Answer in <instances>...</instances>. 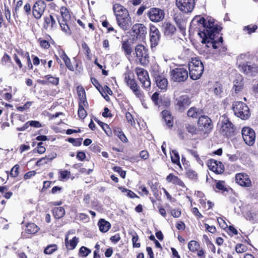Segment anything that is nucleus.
Segmentation results:
<instances>
[{"instance_id":"obj_40","label":"nucleus","mask_w":258,"mask_h":258,"mask_svg":"<svg viewBox=\"0 0 258 258\" xmlns=\"http://www.w3.org/2000/svg\"><path fill=\"white\" fill-rule=\"evenodd\" d=\"M136 96L139 98L141 102H143L145 99L144 94L140 88V87L137 88V89H134L132 91Z\"/></svg>"},{"instance_id":"obj_41","label":"nucleus","mask_w":258,"mask_h":258,"mask_svg":"<svg viewBox=\"0 0 258 258\" xmlns=\"http://www.w3.org/2000/svg\"><path fill=\"white\" fill-rule=\"evenodd\" d=\"M57 246L56 244L48 245L44 249V252L46 254H50L56 250Z\"/></svg>"},{"instance_id":"obj_54","label":"nucleus","mask_w":258,"mask_h":258,"mask_svg":"<svg viewBox=\"0 0 258 258\" xmlns=\"http://www.w3.org/2000/svg\"><path fill=\"white\" fill-rule=\"evenodd\" d=\"M187 176L191 179H195L197 178V174L196 172L192 170H188L186 172Z\"/></svg>"},{"instance_id":"obj_27","label":"nucleus","mask_w":258,"mask_h":258,"mask_svg":"<svg viewBox=\"0 0 258 258\" xmlns=\"http://www.w3.org/2000/svg\"><path fill=\"white\" fill-rule=\"evenodd\" d=\"M164 34L166 35L173 34L176 31V28L174 25L170 23H165L163 25Z\"/></svg>"},{"instance_id":"obj_17","label":"nucleus","mask_w":258,"mask_h":258,"mask_svg":"<svg viewBox=\"0 0 258 258\" xmlns=\"http://www.w3.org/2000/svg\"><path fill=\"white\" fill-rule=\"evenodd\" d=\"M135 56L138 57L141 63L143 64L142 62L143 59H146L149 57L148 49L142 44H138L135 47Z\"/></svg>"},{"instance_id":"obj_45","label":"nucleus","mask_w":258,"mask_h":258,"mask_svg":"<svg viewBox=\"0 0 258 258\" xmlns=\"http://www.w3.org/2000/svg\"><path fill=\"white\" fill-rule=\"evenodd\" d=\"M186 131L191 135L196 134L197 132V127L194 125L186 124L185 125Z\"/></svg>"},{"instance_id":"obj_14","label":"nucleus","mask_w":258,"mask_h":258,"mask_svg":"<svg viewBox=\"0 0 258 258\" xmlns=\"http://www.w3.org/2000/svg\"><path fill=\"white\" fill-rule=\"evenodd\" d=\"M150 41L151 43V48L153 49L158 45L161 35L158 29L153 25H150Z\"/></svg>"},{"instance_id":"obj_37","label":"nucleus","mask_w":258,"mask_h":258,"mask_svg":"<svg viewBox=\"0 0 258 258\" xmlns=\"http://www.w3.org/2000/svg\"><path fill=\"white\" fill-rule=\"evenodd\" d=\"M67 22L68 21H59V24L61 30L63 31L67 35H70L71 34V31L68 25L67 24Z\"/></svg>"},{"instance_id":"obj_36","label":"nucleus","mask_w":258,"mask_h":258,"mask_svg":"<svg viewBox=\"0 0 258 258\" xmlns=\"http://www.w3.org/2000/svg\"><path fill=\"white\" fill-rule=\"evenodd\" d=\"M200 247V244L196 241L191 240L188 242V248L191 252H195L197 250H198Z\"/></svg>"},{"instance_id":"obj_35","label":"nucleus","mask_w":258,"mask_h":258,"mask_svg":"<svg viewBox=\"0 0 258 258\" xmlns=\"http://www.w3.org/2000/svg\"><path fill=\"white\" fill-rule=\"evenodd\" d=\"M60 12L63 21H68L71 18V16L68 10L64 7H62L60 9Z\"/></svg>"},{"instance_id":"obj_4","label":"nucleus","mask_w":258,"mask_h":258,"mask_svg":"<svg viewBox=\"0 0 258 258\" xmlns=\"http://www.w3.org/2000/svg\"><path fill=\"white\" fill-rule=\"evenodd\" d=\"M234 114L241 119L246 120L250 116L249 109L246 104L242 102H236L233 104Z\"/></svg>"},{"instance_id":"obj_26","label":"nucleus","mask_w":258,"mask_h":258,"mask_svg":"<svg viewBox=\"0 0 258 258\" xmlns=\"http://www.w3.org/2000/svg\"><path fill=\"white\" fill-rule=\"evenodd\" d=\"M162 115L164 121L166 122L168 127L172 126L173 117L170 112L166 110H163L162 112Z\"/></svg>"},{"instance_id":"obj_15","label":"nucleus","mask_w":258,"mask_h":258,"mask_svg":"<svg viewBox=\"0 0 258 258\" xmlns=\"http://www.w3.org/2000/svg\"><path fill=\"white\" fill-rule=\"evenodd\" d=\"M176 5L181 11L189 13L195 7V0H176Z\"/></svg>"},{"instance_id":"obj_13","label":"nucleus","mask_w":258,"mask_h":258,"mask_svg":"<svg viewBox=\"0 0 258 258\" xmlns=\"http://www.w3.org/2000/svg\"><path fill=\"white\" fill-rule=\"evenodd\" d=\"M240 71L249 76H255L258 73V68L256 64H251L248 62L238 64Z\"/></svg>"},{"instance_id":"obj_21","label":"nucleus","mask_w":258,"mask_h":258,"mask_svg":"<svg viewBox=\"0 0 258 258\" xmlns=\"http://www.w3.org/2000/svg\"><path fill=\"white\" fill-rule=\"evenodd\" d=\"M79 242V238L76 236L74 237L72 239L69 240L67 236L65 237V244L68 250H73L75 249Z\"/></svg>"},{"instance_id":"obj_31","label":"nucleus","mask_w":258,"mask_h":258,"mask_svg":"<svg viewBox=\"0 0 258 258\" xmlns=\"http://www.w3.org/2000/svg\"><path fill=\"white\" fill-rule=\"evenodd\" d=\"M39 228L34 223H29L26 225V232L28 234H33L37 232Z\"/></svg>"},{"instance_id":"obj_6","label":"nucleus","mask_w":258,"mask_h":258,"mask_svg":"<svg viewBox=\"0 0 258 258\" xmlns=\"http://www.w3.org/2000/svg\"><path fill=\"white\" fill-rule=\"evenodd\" d=\"M147 16L151 21L158 23L164 20L165 12L162 9L158 8H152L147 12Z\"/></svg>"},{"instance_id":"obj_64","label":"nucleus","mask_w":258,"mask_h":258,"mask_svg":"<svg viewBox=\"0 0 258 258\" xmlns=\"http://www.w3.org/2000/svg\"><path fill=\"white\" fill-rule=\"evenodd\" d=\"M60 174L62 179H66L67 178H69V176L71 174V172L68 170H63L60 172Z\"/></svg>"},{"instance_id":"obj_55","label":"nucleus","mask_w":258,"mask_h":258,"mask_svg":"<svg viewBox=\"0 0 258 258\" xmlns=\"http://www.w3.org/2000/svg\"><path fill=\"white\" fill-rule=\"evenodd\" d=\"M42 144L43 143L41 142L39 143L37 145L36 149H35L34 151L37 150V152L39 154L44 153L45 152L46 149L43 146H42Z\"/></svg>"},{"instance_id":"obj_28","label":"nucleus","mask_w":258,"mask_h":258,"mask_svg":"<svg viewBox=\"0 0 258 258\" xmlns=\"http://www.w3.org/2000/svg\"><path fill=\"white\" fill-rule=\"evenodd\" d=\"M170 154L172 162L176 164L180 169H182V167L180 163V158L178 152L175 150H172L170 152Z\"/></svg>"},{"instance_id":"obj_51","label":"nucleus","mask_w":258,"mask_h":258,"mask_svg":"<svg viewBox=\"0 0 258 258\" xmlns=\"http://www.w3.org/2000/svg\"><path fill=\"white\" fill-rule=\"evenodd\" d=\"M52 16L51 15H49L48 16H46L44 17V27L46 29L49 27V24H50L51 23V21H52Z\"/></svg>"},{"instance_id":"obj_11","label":"nucleus","mask_w":258,"mask_h":258,"mask_svg":"<svg viewBox=\"0 0 258 258\" xmlns=\"http://www.w3.org/2000/svg\"><path fill=\"white\" fill-rule=\"evenodd\" d=\"M198 124L201 130L208 133L213 128L211 119L207 115H201L199 117Z\"/></svg>"},{"instance_id":"obj_46","label":"nucleus","mask_w":258,"mask_h":258,"mask_svg":"<svg viewBox=\"0 0 258 258\" xmlns=\"http://www.w3.org/2000/svg\"><path fill=\"white\" fill-rule=\"evenodd\" d=\"M235 251L237 253H243L246 251V247L242 244H237L235 246Z\"/></svg>"},{"instance_id":"obj_58","label":"nucleus","mask_w":258,"mask_h":258,"mask_svg":"<svg viewBox=\"0 0 258 258\" xmlns=\"http://www.w3.org/2000/svg\"><path fill=\"white\" fill-rule=\"evenodd\" d=\"M138 235H134L132 237V241L133 243L134 247H140V243L139 242H138Z\"/></svg>"},{"instance_id":"obj_5","label":"nucleus","mask_w":258,"mask_h":258,"mask_svg":"<svg viewBox=\"0 0 258 258\" xmlns=\"http://www.w3.org/2000/svg\"><path fill=\"white\" fill-rule=\"evenodd\" d=\"M220 126V133L223 136H231L232 135L234 131V125L231 122L228 118L222 116L220 123L219 124Z\"/></svg>"},{"instance_id":"obj_34","label":"nucleus","mask_w":258,"mask_h":258,"mask_svg":"<svg viewBox=\"0 0 258 258\" xmlns=\"http://www.w3.org/2000/svg\"><path fill=\"white\" fill-rule=\"evenodd\" d=\"M216 187L219 190L222 191V192H228L231 189L230 188L227 186L224 181H218L216 182Z\"/></svg>"},{"instance_id":"obj_50","label":"nucleus","mask_w":258,"mask_h":258,"mask_svg":"<svg viewBox=\"0 0 258 258\" xmlns=\"http://www.w3.org/2000/svg\"><path fill=\"white\" fill-rule=\"evenodd\" d=\"M249 54H241L237 57V62L239 64H243L242 60H247L248 59Z\"/></svg>"},{"instance_id":"obj_61","label":"nucleus","mask_w":258,"mask_h":258,"mask_svg":"<svg viewBox=\"0 0 258 258\" xmlns=\"http://www.w3.org/2000/svg\"><path fill=\"white\" fill-rule=\"evenodd\" d=\"M159 99V94L155 92L151 97V99L156 105L158 104V101Z\"/></svg>"},{"instance_id":"obj_3","label":"nucleus","mask_w":258,"mask_h":258,"mask_svg":"<svg viewBox=\"0 0 258 258\" xmlns=\"http://www.w3.org/2000/svg\"><path fill=\"white\" fill-rule=\"evenodd\" d=\"M170 75L173 82L179 83L184 82L188 78L189 73L186 67L179 65L170 70Z\"/></svg>"},{"instance_id":"obj_48","label":"nucleus","mask_w":258,"mask_h":258,"mask_svg":"<svg viewBox=\"0 0 258 258\" xmlns=\"http://www.w3.org/2000/svg\"><path fill=\"white\" fill-rule=\"evenodd\" d=\"M257 28V27L256 25H248L244 28L243 30L247 31V33L250 34L251 33L255 32Z\"/></svg>"},{"instance_id":"obj_39","label":"nucleus","mask_w":258,"mask_h":258,"mask_svg":"<svg viewBox=\"0 0 258 258\" xmlns=\"http://www.w3.org/2000/svg\"><path fill=\"white\" fill-rule=\"evenodd\" d=\"M245 219L249 221L251 223H255L257 221L256 215L254 213L251 212H247L245 215Z\"/></svg>"},{"instance_id":"obj_19","label":"nucleus","mask_w":258,"mask_h":258,"mask_svg":"<svg viewBox=\"0 0 258 258\" xmlns=\"http://www.w3.org/2000/svg\"><path fill=\"white\" fill-rule=\"evenodd\" d=\"M207 165L210 170L216 173L220 174L224 172V166L220 161H217L214 159H210L208 161Z\"/></svg>"},{"instance_id":"obj_12","label":"nucleus","mask_w":258,"mask_h":258,"mask_svg":"<svg viewBox=\"0 0 258 258\" xmlns=\"http://www.w3.org/2000/svg\"><path fill=\"white\" fill-rule=\"evenodd\" d=\"M189 97L186 95L179 96L175 101L176 108L179 111H183L190 104Z\"/></svg>"},{"instance_id":"obj_9","label":"nucleus","mask_w":258,"mask_h":258,"mask_svg":"<svg viewBox=\"0 0 258 258\" xmlns=\"http://www.w3.org/2000/svg\"><path fill=\"white\" fill-rule=\"evenodd\" d=\"M116 19L118 26L123 30L129 29L132 25L131 18L128 13L123 15H117Z\"/></svg>"},{"instance_id":"obj_63","label":"nucleus","mask_w":258,"mask_h":258,"mask_svg":"<svg viewBox=\"0 0 258 258\" xmlns=\"http://www.w3.org/2000/svg\"><path fill=\"white\" fill-rule=\"evenodd\" d=\"M205 226L207 230L211 233H214L216 231L215 226H210L208 224H205Z\"/></svg>"},{"instance_id":"obj_47","label":"nucleus","mask_w":258,"mask_h":258,"mask_svg":"<svg viewBox=\"0 0 258 258\" xmlns=\"http://www.w3.org/2000/svg\"><path fill=\"white\" fill-rule=\"evenodd\" d=\"M19 166L18 164L15 165L11 169L10 172V176L13 177H16L18 176V169Z\"/></svg>"},{"instance_id":"obj_18","label":"nucleus","mask_w":258,"mask_h":258,"mask_svg":"<svg viewBox=\"0 0 258 258\" xmlns=\"http://www.w3.org/2000/svg\"><path fill=\"white\" fill-rule=\"evenodd\" d=\"M235 181L237 183L243 187H249L251 185V182L249 176L244 173L236 174Z\"/></svg>"},{"instance_id":"obj_60","label":"nucleus","mask_w":258,"mask_h":258,"mask_svg":"<svg viewBox=\"0 0 258 258\" xmlns=\"http://www.w3.org/2000/svg\"><path fill=\"white\" fill-rule=\"evenodd\" d=\"M122 192H126V195L131 198L138 197V196L134 192L130 190L124 188L122 190Z\"/></svg>"},{"instance_id":"obj_7","label":"nucleus","mask_w":258,"mask_h":258,"mask_svg":"<svg viewBox=\"0 0 258 258\" xmlns=\"http://www.w3.org/2000/svg\"><path fill=\"white\" fill-rule=\"evenodd\" d=\"M135 72L138 79L142 85V87L145 88L150 87L151 86V82L147 71L143 68H136Z\"/></svg>"},{"instance_id":"obj_33","label":"nucleus","mask_w":258,"mask_h":258,"mask_svg":"<svg viewBox=\"0 0 258 258\" xmlns=\"http://www.w3.org/2000/svg\"><path fill=\"white\" fill-rule=\"evenodd\" d=\"M77 92L80 100L79 102L87 103L86 98L85 91L83 87H78Z\"/></svg>"},{"instance_id":"obj_44","label":"nucleus","mask_w":258,"mask_h":258,"mask_svg":"<svg viewBox=\"0 0 258 258\" xmlns=\"http://www.w3.org/2000/svg\"><path fill=\"white\" fill-rule=\"evenodd\" d=\"M46 78L48 82L52 85H57L59 82V78L57 77H54L50 75H46L44 77Z\"/></svg>"},{"instance_id":"obj_43","label":"nucleus","mask_w":258,"mask_h":258,"mask_svg":"<svg viewBox=\"0 0 258 258\" xmlns=\"http://www.w3.org/2000/svg\"><path fill=\"white\" fill-rule=\"evenodd\" d=\"M98 123L103 130V131L105 132V133L108 136H110V134H111V131H110V129L108 124L100 121H98Z\"/></svg>"},{"instance_id":"obj_30","label":"nucleus","mask_w":258,"mask_h":258,"mask_svg":"<svg viewBox=\"0 0 258 258\" xmlns=\"http://www.w3.org/2000/svg\"><path fill=\"white\" fill-rule=\"evenodd\" d=\"M53 215L55 218L60 219L65 215V210L62 207H56L53 209Z\"/></svg>"},{"instance_id":"obj_8","label":"nucleus","mask_w":258,"mask_h":258,"mask_svg":"<svg viewBox=\"0 0 258 258\" xmlns=\"http://www.w3.org/2000/svg\"><path fill=\"white\" fill-rule=\"evenodd\" d=\"M46 8V4L43 0L36 2L32 7V14L34 17L39 20L43 15Z\"/></svg>"},{"instance_id":"obj_22","label":"nucleus","mask_w":258,"mask_h":258,"mask_svg":"<svg viewBox=\"0 0 258 258\" xmlns=\"http://www.w3.org/2000/svg\"><path fill=\"white\" fill-rule=\"evenodd\" d=\"M203 113V110L200 108L192 107L190 108L187 112L188 116L192 118H197Z\"/></svg>"},{"instance_id":"obj_10","label":"nucleus","mask_w":258,"mask_h":258,"mask_svg":"<svg viewBox=\"0 0 258 258\" xmlns=\"http://www.w3.org/2000/svg\"><path fill=\"white\" fill-rule=\"evenodd\" d=\"M242 138L245 144L249 146L252 145L255 139L254 131L249 127H244L241 131Z\"/></svg>"},{"instance_id":"obj_25","label":"nucleus","mask_w":258,"mask_h":258,"mask_svg":"<svg viewBox=\"0 0 258 258\" xmlns=\"http://www.w3.org/2000/svg\"><path fill=\"white\" fill-rule=\"evenodd\" d=\"M124 81L132 91H133L134 89H137V88L139 87L136 81L134 79L132 78L129 75H125Z\"/></svg>"},{"instance_id":"obj_23","label":"nucleus","mask_w":258,"mask_h":258,"mask_svg":"<svg viewBox=\"0 0 258 258\" xmlns=\"http://www.w3.org/2000/svg\"><path fill=\"white\" fill-rule=\"evenodd\" d=\"M98 225L100 231L103 233L108 231L111 227L110 223L103 219H101L99 221Z\"/></svg>"},{"instance_id":"obj_16","label":"nucleus","mask_w":258,"mask_h":258,"mask_svg":"<svg viewBox=\"0 0 258 258\" xmlns=\"http://www.w3.org/2000/svg\"><path fill=\"white\" fill-rule=\"evenodd\" d=\"M132 31L137 39L141 40H143L145 39L147 34V28L144 24L137 23L134 25Z\"/></svg>"},{"instance_id":"obj_56","label":"nucleus","mask_w":258,"mask_h":258,"mask_svg":"<svg viewBox=\"0 0 258 258\" xmlns=\"http://www.w3.org/2000/svg\"><path fill=\"white\" fill-rule=\"evenodd\" d=\"M24 55L25 56V59H26V60L27 61V65H28V68L29 69L32 70L33 69V65H32V63H31V59H30L29 53L26 52L24 54Z\"/></svg>"},{"instance_id":"obj_53","label":"nucleus","mask_w":258,"mask_h":258,"mask_svg":"<svg viewBox=\"0 0 258 258\" xmlns=\"http://www.w3.org/2000/svg\"><path fill=\"white\" fill-rule=\"evenodd\" d=\"M28 123V125L33 126L36 128H39L42 126V125L40 122L36 120H31L27 121Z\"/></svg>"},{"instance_id":"obj_29","label":"nucleus","mask_w":258,"mask_h":258,"mask_svg":"<svg viewBox=\"0 0 258 258\" xmlns=\"http://www.w3.org/2000/svg\"><path fill=\"white\" fill-rule=\"evenodd\" d=\"M113 10L116 17H117V15H123L128 13V11L125 8L118 4H116L113 5Z\"/></svg>"},{"instance_id":"obj_1","label":"nucleus","mask_w":258,"mask_h":258,"mask_svg":"<svg viewBox=\"0 0 258 258\" xmlns=\"http://www.w3.org/2000/svg\"><path fill=\"white\" fill-rule=\"evenodd\" d=\"M191 25L200 29L199 35L202 38L201 42L205 44L208 47L217 49L223 43V38L218 37L221 27L215 24L213 21L208 20L206 22L205 19L200 16L194 17L191 22Z\"/></svg>"},{"instance_id":"obj_20","label":"nucleus","mask_w":258,"mask_h":258,"mask_svg":"<svg viewBox=\"0 0 258 258\" xmlns=\"http://www.w3.org/2000/svg\"><path fill=\"white\" fill-rule=\"evenodd\" d=\"M154 76L157 87L161 90H166L168 86L167 79L155 73L154 74Z\"/></svg>"},{"instance_id":"obj_59","label":"nucleus","mask_w":258,"mask_h":258,"mask_svg":"<svg viewBox=\"0 0 258 258\" xmlns=\"http://www.w3.org/2000/svg\"><path fill=\"white\" fill-rule=\"evenodd\" d=\"M39 43L40 46L43 48L47 49L50 46V44L48 42L45 40H40Z\"/></svg>"},{"instance_id":"obj_24","label":"nucleus","mask_w":258,"mask_h":258,"mask_svg":"<svg viewBox=\"0 0 258 258\" xmlns=\"http://www.w3.org/2000/svg\"><path fill=\"white\" fill-rule=\"evenodd\" d=\"M121 48L128 59H130L133 52L132 46L128 41H123L122 43Z\"/></svg>"},{"instance_id":"obj_38","label":"nucleus","mask_w":258,"mask_h":258,"mask_svg":"<svg viewBox=\"0 0 258 258\" xmlns=\"http://www.w3.org/2000/svg\"><path fill=\"white\" fill-rule=\"evenodd\" d=\"M114 135L117 136L122 142L124 143L127 142V139L121 129L119 128H116L114 131Z\"/></svg>"},{"instance_id":"obj_62","label":"nucleus","mask_w":258,"mask_h":258,"mask_svg":"<svg viewBox=\"0 0 258 258\" xmlns=\"http://www.w3.org/2000/svg\"><path fill=\"white\" fill-rule=\"evenodd\" d=\"M171 215L175 218H178L181 215V212L178 209H173L171 211Z\"/></svg>"},{"instance_id":"obj_32","label":"nucleus","mask_w":258,"mask_h":258,"mask_svg":"<svg viewBox=\"0 0 258 258\" xmlns=\"http://www.w3.org/2000/svg\"><path fill=\"white\" fill-rule=\"evenodd\" d=\"M87 104V103H79L78 115L81 119H84L87 115V112L84 109Z\"/></svg>"},{"instance_id":"obj_52","label":"nucleus","mask_w":258,"mask_h":258,"mask_svg":"<svg viewBox=\"0 0 258 258\" xmlns=\"http://www.w3.org/2000/svg\"><path fill=\"white\" fill-rule=\"evenodd\" d=\"M173 184L178 185L181 187H185V185L183 182L177 176L174 178V179L172 182Z\"/></svg>"},{"instance_id":"obj_49","label":"nucleus","mask_w":258,"mask_h":258,"mask_svg":"<svg viewBox=\"0 0 258 258\" xmlns=\"http://www.w3.org/2000/svg\"><path fill=\"white\" fill-rule=\"evenodd\" d=\"M125 117L127 122L131 124V125L134 126L135 125V120L132 115L128 112L125 113Z\"/></svg>"},{"instance_id":"obj_42","label":"nucleus","mask_w":258,"mask_h":258,"mask_svg":"<svg viewBox=\"0 0 258 258\" xmlns=\"http://www.w3.org/2000/svg\"><path fill=\"white\" fill-rule=\"evenodd\" d=\"M91 252V250L85 246H82L79 250V253L82 257H86Z\"/></svg>"},{"instance_id":"obj_57","label":"nucleus","mask_w":258,"mask_h":258,"mask_svg":"<svg viewBox=\"0 0 258 258\" xmlns=\"http://www.w3.org/2000/svg\"><path fill=\"white\" fill-rule=\"evenodd\" d=\"M113 169L115 171L118 172L122 178H125L126 173L124 171L122 170L120 167H114Z\"/></svg>"},{"instance_id":"obj_2","label":"nucleus","mask_w":258,"mask_h":258,"mask_svg":"<svg viewBox=\"0 0 258 258\" xmlns=\"http://www.w3.org/2000/svg\"><path fill=\"white\" fill-rule=\"evenodd\" d=\"M188 70L190 78L194 80H197L203 73V64L198 58H193L188 64Z\"/></svg>"}]
</instances>
